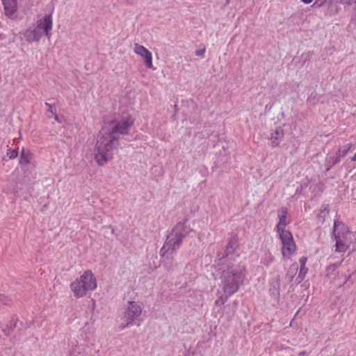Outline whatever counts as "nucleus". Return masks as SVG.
<instances>
[{
	"label": "nucleus",
	"instance_id": "1",
	"mask_svg": "<svg viewBox=\"0 0 356 356\" xmlns=\"http://www.w3.org/2000/svg\"><path fill=\"white\" fill-rule=\"evenodd\" d=\"M134 120L128 118L108 122L99 134L95 149V159L99 165H104L113 158V150L121 136L127 135Z\"/></svg>",
	"mask_w": 356,
	"mask_h": 356
},
{
	"label": "nucleus",
	"instance_id": "2",
	"mask_svg": "<svg viewBox=\"0 0 356 356\" xmlns=\"http://www.w3.org/2000/svg\"><path fill=\"white\" fill-rule=\"evenodd\" d=\"M245 277V267L241 264L229 266L221 275V287L225 293L232 296L236 293Z\"/></svg>",
	"mask_w": 356,
	"mask_h": 356
},
{
	"label": "nucleus",
	"instance_id": "3",
	"mask_svg": "<svg viewBox=\"0 0 356 356\" xmlns=\"http://www.w3.org/2000/svg\"><path fill=\"white\" fill-rule=\"evenodd\" d=\"M187 223L188 219L185 218L184 221L177 222L173 227L161 250L162 256L169 250L175 251L179 248L183 239L193 230Z\"/></svg>",
	"mask_w": 356,
	"mask_h": 356
},
{
	"label": "nucleus",
	"instance_id": "4",
	"mask_svg": "<svg viewBox=\"0 0 356 356\" xmlns=\"http://www.w3.org/2000/svg\"><path fill=\"white\" fill-rule=\"evenodd\" d=\"M333 234L336 241V251L345 252L352 243L353 234L343 222L334 220Z\"/></svg>",
	"mask_w": 356,
	"mask_h": 356
},
{
	"label": "nucleus",
	"instance_id": "5",
	"mask_svg": "<svg viewBox=\"0 0 356 356\" xmlns=\"http://www.w3.org/2000/svg\"><path fill=\"white\" fill-rule=\"evenodd\" d=\"M70 288L76 298L83 297L87 291H93L97 288L96 278L90 270H86L79 280L72 282Z\"/></svg>",
	"mask_w": 356,
	"mask_h": 356
},
{
	"label": "nucleus",
	"instance_id": "6",
	"mask_svg": "<svg viewBox=\"0 0 356 356\" xmlns=\"http://www.w3.org/2000/svg\"><path fill=\"white\" fill-rule=\"evenodd\" d=\"M129 306L124 312V318L127 319L125 324L120 325L121 329H124L129 325L133 324L134 321L140 316L142 313V305L135 301H129Z\"/></svg>",
	"mask_w": 356,
	"mask_h": 356
},
{
	"label": "nucleus",
	"instance_id": "7",
	"mask_svg": "<svg viewBox=\"0 0 356 356\" xmlns=\"http://www.w3.org/2000/svg\"><path fill=\"white\" fill-rule=\"evenodd\" d=\"M279 235L282 243V255L284 257H289L296 250L292 234L289 231H282Z\"/></svg>",
	"mask_w": 356,
	"mask_h": 356
},
{
	"label": "nucleus",
	"instance_id": "8",
	"mask_svg": "<svg viewBox=\"0 0 356 356\" xmlns=\"http://www.w3.org/2000/svg\"><path fill=\"white\" fill-rule=\"evenodd\" d=\"M52 24L51 15H47L36 22L35 28L38 31H42L48 38H50V31L52 29Z\"/></svg>",
	"mask_w": 356,
	"mask_h": 356
},
{
	"label": "nucleus",
	"instance_id": "9",
	"mask_svg": "<svg viewBox=\"0 0 356 356\" xmlns=\"http://www.w3.org/2000/svg\"><path fill=\"white\" fill-rule=\"evenodd\" d=\"M134 51L136 54L143 57L146 67L149 69L152 68V53L147 48L143 45L136 43L134 44Z\"/></svg>",
	"mask_w": 356,
	"mask_h": 356
},
{
	"label": "nucleus",
	"instance_id": "10",
	"mask_svg": "<svg viewBox=\"0 0 356 356\" xmlns=\"http://www.w3.org/2000/svg\"><path fill=\"white\" fill-rule=\"evenodd\" d=\"M277 215L279 218V222L276 226L277 231L278 233H281L282 231H286L284 227L289 223L287 220L288 210L286 207H282L277 211Z\"/></svg>",
	"mask_w": 356,
	"mask_h": 356
},
{
	"label": "nucleus",
	"instance_id": "11",
	"mask_svg": "<svg viewBox=\"0 0 356 356\" xmlns=\"http://www.w3.org/2000/svg\"><path fill=\"white\" fill-rule=\"evenodd\" d=\"M42 35V32L38 31L35 27L29 28L23 33L24 38L29 43L38 42Z\"/></svg>",
	"mask_w": 356,
	"mask_h": 356
},
{
	"label": "nucleus",
	"instance_id": "12",
	"mask_svg": "<svg viewBox=\"0 0 356 356\" xmlns=\"http://www.w3.org/2000/svg\"><path fill=\"white\" fill-rule=\"evenodd\" d=\"M2 3L6 15L12 18L17 11V0H2Z\"/></svg>",
	"mask_w": 356,
	"mask_h": 356
},
{
	"label": "nucleus",
	"instance_id": "13",
	"mask_svg": "<svg viewBox=\"0 0 356 356\" xmlns=\"http://www.w3.org/2000/svg\"><path fill=\"white\" fill-rule=\"evenodd\" d=\"M284 136V131L281 127H277L271 133L270 136L268 138L272 141L273 147H276L279 145L281 140Z\"/></svg>",
	"mask_w": 356,
	"mask_h": 356
},
{
	"label": "nucleus",
	"instance_id": "14",
	"mask_svg": "<svg viewBox=\"0 0 356 356\" xmlns=\"http://www.w3.org/2000/svg\"><path fill=\"white\" fill-rule=\"evenodd\" d=\"M238 306V302L236 300L234 301L232 304H228L226 306H225V312L226 315V318L227 321H231L232 319V317L235 314L236 309Z\"/></svg>",
	"mask_w": 356,
	"mask_h": 356
},
{
	"label": "nucleus",
	"instance_id": "15",
	"mask_svg": "<svg viewBox=\"0 0 356 356\" xmlns=\"http://www.w3.org/2000/svg\"><path fill=\"white\" fill-rule=\"evenodd\" d=\"M329 213V205L323 204L321 206V209L319 213L317 215V218L321 223H323L325 221V217Z\"/></svg>",
	"mask_w": 356,
	"mask_h": 356
},
{
	"label": "nucleus",
	"instance_id": "16",
	"mask_svg": "<svg viewBox=\"0 0 356 356\" xmlns=\"http://www.w3.org/2000/svg\"><path fill=\"white\" fill-rule=\"evenodd\" d=\"M351 147H352L351 143H347V144H345V145L341 146L337 152V155H338L341 158L343 157L348 153V152L351 149Z\"/></svg>",
	"mask_w": 356,
	"mask_h": 356
},
{
	"label": "nucleus",
	"instance_id": "17",
	"mask_svg": "<svg viewBox=\"0 0 356 356\" xmlns=\"http://www.w3.org/2000/svg\"><path fill=\"white\" fill-rule=\"evenodd\" d=\"M233 251H234L233 245L231 244V243H229L227 245L226 250H225V252L222 254L218 253V257L219 259H222L227 257Z\"/></svg>",
	"mask_w": 356,
	"mask_h": 356
},
{
	"label": "nucleus",
	"instance_id": "18",
	"mask_svg": "<svg viewBox=\"0 0 356 356\" xmlns=\"http://www.w3.org/2000/svg\"><path fill=\"white\" fill-rule=\"evenodd\" d=\"M229 296H227L226 293H225L223 292V294H222V295H221V296H220V297H219V298L216 300V302H215V305H224V304L227 302V299H228V298H229Z\"/></svg>",
	"mask_w": 356,
	"mask_h": 356
},
{
	"label": "nucleus",
	"instance_id": "19",
	"mask_svg": "<svg viewBox=\"0 0 356 356\" xmlns=\"http://www.w3.org/2000/svg\"><path fill=\"white\" fill-rule=\"evenodd\" d=\"M19 162L21 164L24 165H26L30 163L28 154H26L25 150L24 149L22 151Z\"/></svg>",
	"mask_w": 356,
	"mask_h": 356
},
{
	"label": "nucleus",
	"instance_id": "20",
	"mask_svg": "<svg viewBox=\"0 0 356 356\" xmlns=\"http://www.w3.org/2000/svg\"><path fill=\"white\" fill-rule=\"evenodd\" d=\"M306 273H307V268H305V266H300L298 276L296 278L298 283H300L303 280Z\"/></svg>",
	"mask_w": 356,
	"mask_h": 356
},
{
	"label": "nucleus",
	"instance_id": "21",
	"mask_svg": "<svg viewBox=\"0 0 356 356\" xmlns=\"http://www.w3.org/2000/svg\"><path fill=\"white\" fill-rule=\"evenodd\" d=\"M297 270H298L297 265H296L294 266H291V268H289L286 276L288 277V279L290 282L292 281V279L293 277V274Z\"/></svg>",
	"mask_w": 356,
	"mask_h": 356
},
{
	"label": "nucleus",
	"instance_id": "22",
	"mask_svg": "<svg viewBox=\"0 0 356 356\" xmlns=\"http://www.w3.org/2000/svg\"><path fill=\"white\" fill-rule=\"evenodd\" d=\"M331 0H315V2L312 5V7H321L326 3L330 2Z\"/></svg>",
	"mask_w": 356,
	"mask_h": 356
},
{
	"label": "nucleus",
	"instance_id": "23",
	"mask_svg": "<svg viewBox=\"0 0 356 356\" xmlns=\"http://www.w3.org/2000/svg\"><path fill=\"white\" fill-rule=\"evenodd\" d=\"M10 302L11 300L8 297L3 294H0V305H9Z\"/></svg>",
	"mask_w": 356,
	"mask_h": 356
},
{
	"label": "nucleus",
	"instance_id": "24",
	"mask_svg": "<svg viewBox=\"0 0 356 356\" xmlns=\"http://www.w3.org/2000/svg\"><path fill=\"white\" fill-rule=\"evenodd\" d=\"M7 155L10 159H13L17 156L18 152L15 149H8Z\"/></svg>",
	"mask_w": 356,
	"mask_h": 356
},
{
	"label": "nucleus",
	"instance_id": "25",
	"mask_svg": "<svg viewBox=\"0 0 356 356\" xmlns=\"http://www.w3.org/2000/svg\"><path fill=\"white\" fill-rule=\"evenodd\" d=\"M341 157L336 154L335 157H330V163H331V166L334 165L337 163L339 162Z\"/></svg>",
	"mask_w": 356,
	"mask_h": 356
},
{
	"label": "nucleus",
	"instance_id": "26",
	"mask_svg": "<svg viewBox=\"0 0 356 356\" xmlns=\"http://www.w3.org/2000/svg\"><path fill=\"white\" fill-rule=\"evenodd\" d=\"M45 105L48 107V109L47 110V113H51V114H52V115L55 113L53 111V109H52V105H51V104H49V103L46 102V103H45ZM47 116H48L49 118H51V116L50 115H49V114H47Z\"/></svg>",
	"mask_w": 356,
	"mask_h": 356
},
{
	"label": "nucleus",
	"instance_id": "27",
	"mask_svg": "<svg viewBox=\"0 0 356 356\" xmlns=\"http://www.w3.org/2000/svg\"><path fill=\"white\" fill-rule=\"evenodd\" d=\"M3 332L6 336H10L13 332V328L12 327L8 326V327L4 329Z\"/></svg>",
	"mask_w": 356,
	"mask_h": 356
},
{
	"label": "nucleus",
	"instance_id": "28",
	"mask_svg": "<svg viewBox=\"0 0 356 356\" xmlns=\"http://www.w3.org/2000/svg\"><path fill=\"white\" fill-rule=\"evenodd\" d=\"M341 2L343 4L352 5L353 3H356V0H340Z\"/></svg>",
	"mask_w": 356,
	"mask_h": 356
},
{
	"label": "nucleus",
	"instance_id": "29",
	"mask_svg": "<svg viewBox=\"0 0 356 356\" xmlns=\"http://www.w3.org/2000/svg\"><path fill=\"white\" fill-rule=\"evenodd\" d=\"M205 53V49H200L195 51V55L197 56H204V54Z\"/></svg>",
	"mask_w": 356,
	"mask_h": 356
},
{
	"label": "nucleus",
	"instance_id": "30",
	"mask_svg": "<svg viewBox=\"0 0 356 356\" xmlns=\"http://www.w3.org/2000/svg\"><path fill=\"white\" fill-rule=\"evenodd\" d=\"M17 319H14L13 318L12 319V321L10 322V325H9V327H12L13 328V330L16 327V325H17Z\"/></svg>",
	"mask_w": 356,
	"mask_h": 356
},
{
	"label": "nucleus",
	"instance_id": "31",
	"mask_svg": "<svg viewBox=\"0 0 356 356\" xmlns=\"http://www.w3.org/2000/svg\"><path fill=\"white\" fill-rule=\"evenodd\" d=\"M306 261H307V258L306 257H301L300 259V266H305Z\"/></svg>",
	"mask_w": 356,
	"mask_h": 356
},
{
	"label": "nucleus",
	"instance_id": "32",
	"mask_svg": "<svg viewBox=\"0 0 356 356\" xmlns=\"http://www.w3.org/2000/svg\"><path fill=\"white\" fill-rule=\"evenodd\" d=\"M302 1L305 3L308 4L310 3L312 1V0H302Z\"/></svg>",
	"mask_w": 356,
	"mask_h": 356
},
{
	"label": "nucleus",
	"instance_id": "33",
	"mask_svg": "<svg viewBox=\"0 0 356 356\" xmlns=\"http://www.w3.org/2000/svg\"><path fill=\"white\" fill-rule=\"evenodd\" d=\"M306 355V352L305 351H301L300 353H299V355L300 356H305Z\"/></svg>",
	"mask_w": 356,
	"mask_h": 356
},
{
	"label": "nucleus",
	"instance_id": "34",
	"mask_svg": "<svg viewBox=\"0 0 356 356\" xmlns=\"http://www.w3.org/2000/svg\"><path fill=\"white\" fill-rule=\"evenodd\" d=\"M352 161H356V153L354 154L353 158L351 159Z\"/></svg>",
	"mask_w": 356,
	"mask_h": 356
},
{
	"label": "nucleus",
	"instance_id": "35",
	"mask_svg": "<svg viewBox=\"0 0 356 356\" xmlns=\"http://www.w3.org/2000/svg\"><path fill=\"white\" fill-rule=\"evenodd\" d=\"M54 115H55V120H56V121L59 122L58 116L56 113H54Z\"/></svg>",
	"mask_w": 356,
	"mask_h": 356
},
{
	"label": "nucleus",
	"instance_id": "36",
	"mask_svg": "<svg viewBox=\"0 0 356 356\" xmlns=\"http://www.w3.org/2000/svg\"><path fill=\"white\" fill-rule=\"evenodd\" d=\"M230 1H231V0H226V3H225V5H228V4H229Z\"/></svg>",
	"mask_w": 356,
	"mask_h": 356
},
{
	"label": "nucleus",
	"instance_id": "37",
	"mask_svg": "<svg viewBox=\"0 0 356 356\" xmlns=\"http://www.w3.org/2000/svg\"><path fill=\"white\" fill-rule=\"evenodd\" d=\"M299 313H300V310H298V311L296 312V314L295 316H298V315L299 314Z\"/></svg>",
	"mask_w": 356,
	"mask_h": 356
},
{
	"label": "nucleus",
	"instance_id": "38",
	"mask_svg": "<svg viewBox=\"0 0 356 356\" xmlns=\"http://www.w3.org/2000/svg\"><path fill=\"white\" fill-rule=\"evenodd\" d=\"M339 266H340V263L336 265V267H338Z\"/></svg>",
	"mask_w": 356,
	"mask_h": 356
}]
</instances>
